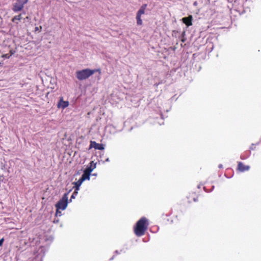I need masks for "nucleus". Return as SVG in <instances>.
Returning a JSON list of instances; mask_svg holds the SVG:
<instances>
[{"instance_id":"19","label":"nucleus","mask_w":261,"mask_h":261,"mask_svg":"<svg viewBox=\"0 0 261 261\" xmlns=\"http://www.w3.org/2000/svg\"><path fill=\"white\" fill-rule=\"evenodd\" d=\"M4 241V238H2L0 240V246H1L3 245Z\"/></svg>"},{"instance_id":"2","label":"nucleus","mask_w":261,"mask_h":261,"mask_svg":"<svg viewBox=\"0 0 261 261\" xmlns=\"http://www.w3.org/2000/svg\"><path fill=\"white\" fill-rule=\"evenodd\" d=\"M94 73V71L88 68L78 70L75 72L76 78L82 81L89 78L91 75Z\"/></svg>"},{"instance_id":"6","label":"nucleus","mask_w":261,"mask_h":261,"mask_svg":"<svg viewBox=\"0 0 261 261\" xmlns=\"http://www.w3.org/2000/svg\"><path fill=\"white\" fill-rule=\"evenodd\" d=\"M250 167L249 165H246L241 162H238L237 170L241 172L248 171L250 169Z\"/></svg>"},{"instance_id":"1","label":"nucleus","mask_w":261,"mask_h":261,"mask_svg":"<svg viewBox=\"0 0 261 261\" xmlns=\"http://www.w3.org/2000/svg\"><path fill=\"white\" fill-rule=\"evenodd\" d=\"M148 220L144 217H142L136 223L134 227V231L137 237H141L145 234L148 226Z\"/></svg>"},{"instance_id":"10","label":"nucleus","mask_w":261,"mask_h":261,"mask_svg":"<svg viewBox=\"0 0 261 261\" xmlns=\"http://www.w3.org/2000/svg\"><path fill=\"white\" fill-rule=\"evenodd\" d=\"M69 106V102L68 101H64L63 97H61L58 103V108H62L65 109Z\"/></svg>"},{"instance_id":"8","label":"nucleus","mask_w":261,"mask_h":261,"mask_svg":"<svg viewBox=\"0 0 261 261\" xmlns=\"http://www.w3.org/2000/svg\"><path fill=\"white\" fill-rule=\"evenodd\" d=\"M189 202H196L198 201V195L195 192L189 193L187 196Z\"/></svg>"},{"instance_id":"3","label":"nucleus","mask_w":261,"mask_h":261,"mask_svg":"<svg viewBox=\"0 0 261 261\" xmlns=\"http://www.w3.org/2000/svg\"><path fill=\"white\" fill-rule=\"evenodd\" d=\"M68 193H65L62 198L56 204L57 208L56 215L58 214L59 210H64L67 207L68 204Z\"/></svg>"},{"instance_id":"9","label":"nucleus","mask_w":261,"mask_h":261,"mask_svg":"<svg viewBox=\"0 0 261 261\" xmlns=\"http://www.w3.org/2000/svg\"><path fill=\"white\" fill-rule=\"evenodd\" d=\"M193 16L189 15L182 18V21L188 27L192 25Z\"/></svg>"},{"instance_id":"21","label":"nucleus","mask_w":261,"mask_h":261,"mask_svg":"<svg viewBox=\"0 0 261 261\" xmlns=\"http://www.w3.org/2000/svg\"><path fill=\"white\" fill-rule=\"evenodd\" d=\"M61 212L60 211V210H59L58 214L57 216H58V215L61 216Z\"/></svg>"},{"instance_id":"5","label":"nucleus","mask_w":261,"mask_h":261,"mask_svg":"<svg viewBox=\"0 0 261 261\" xmlns=\"http://www.w3.org/2000/svg\"><path fill=\"white\" fill-rule=\"evenodd\" d=\"M28 2V0H17L16 2L13 5L12 10L14 12H18L21 11L25 4Z\"/></svg>"},{"instance_id":"7","label":"nucleus","mask_w":261,"mask_h":261,"mask_svg":"<svg viewBox=\"0 0 261 261\" xmlns=\"http://www.w3.org/2000/svg\"><path fill=\"white\" fill-rule=\"evenodd\" d=\"M90 148H94L95 149L100 150H103L105 147L103 144L96 143L95 141H91L90 144Z\"/></svg>"},{"instance_id":"16","label":"nucleus","mask_w":261,"mask_h":261,"mask_svg":"<svg viewBox=\"0 0 261 261\" xmlns=\"http://www.w3.org/2000/svg\"><path fill=\"white\" fill-rule=\"evenodd\" d=\"M185 35V32H183L182 33V38L181 39V41L182 42H185L186 41V39L184 37V36Z\"/></svg>"},{"instance_id":"13","label":"nucleus","mask_w":261,"mask_h":261,"mask_svg":"<svg viewBox=\"0 0 261 261\" xmlns=\"http://www.w3.org/2000/svg\"><path fill=\"white\" fill-rule=\"evenodd\" d=\"M83 181H84L80 178L77 181L73 182V184L74 185V188H75V189L76 190H79L80 187L81 186Z\"/></svg>"},{"instance_id":"11","label":"nucleus","mask_w":261,"mask_h":261,"mask_svg":"<svg viewBox=\"0 0 261 261\" xmlns=\"http://www.w3.org/2000/svg\"><path fill=\"white\" fill-rule=\"evenodd\" d=\"M90 170H84V173L81 177V179L83 180V181L85 180L86 179H89L90 178Z\"/></svg>"},{"instance_id":"22","label":"nucleus","mask_w":261,"mask_h":261,"mask_svg":"<svg viewBox=\"0 0 261 261\" xmlns=\"http://www.w3.org/2000/svg\"><path fill=\"white\" fill-rule=\"evenodd\" d=\"M25 19H29V17L28 16L26 17Z\"/></svg>"},{"instance_id":"23","label":"nucleus","mask_w":261,"mask_h":261,"mask_svg":"<svg viewBox=\"0 0 261 261\" xmlns=\"http://www.w3.org/2000/svg\"><path fill=\"white\" fill-rule=\"evenodd\" d=\"M1 65H2V63H0V66H1Z\"/></svg>"},{"instance_id":"20","label":"nucleus","mask_w":261,"mask_h":261,"mask_svg":"<svg viewBox=\"0 0 261 261\" xmlns=\"http://www.w3.org/2000/svg\"><path fill=\"white\" fill-rule=\"evenodd\" d=\"M40 29H41V27H40V28L39 27H36L35 28V31H40Z\"/></svg>"},{"instance_id":"15","label":"nucleus","mask_w":261,"mask_h":261,"mask_svg":"<svg viewBox=\"0 0 261 261\" xmlns=\"http://www.w3.org/2000/svg\"><path fill=\"white\" fill-rule=\"evenodd\" d=\"M78 190H76L75 189L74 191L73 192V193H72L71 196V199H73L75 198V197L76 196V195L77 194V193H78ZM71 199H70L71 200Z\"/></svg>"},{"instance_id":"14","label":"nucleus","mask_w":261,"mask_h":261,"mask_svg":"<svg viewBox=\"0 0 261 261\" xmlns=\"http://www.w3.org/2000/svg\"><path fill=\"white\" fill-rule=\"evenodd\" d=\"M10 53H11V54H10V55H9V54H7L3 55L2 56V57H3V58H10V57L12 54H14V53L12 51V50H11V51H10Z\"/></svg>"},{"instance_id":"18","label":"nucleus","mask_w":261,"mask_h":261,"mask_svg":"<svg viewBox=\"0 0 261 261\" xmlns=\"http://www.w3.org/2000/svg\"><path fill=\"white\" fill-rule=\"evenodd\" d=\"M90 170V173L93 170V168H92L91 166L90 167H88V168H87L85 170Z\"/></svg>"},{"instance_id":"12","label":"nucleus","mask_w":261,"mask_h":261,"mask_svg":"<svg viewBox=\"0 0 261 261\" xmlns=\"http://www.w3.org/2000/svg\"><path fill=\"white\" fill-rule=\"evenodd\" d=\"M22 14H19L17 15H15L11 19V21L16 23V24H18V22L19 21H20L21 19H22Z\"/></svg>"},{"instance_id":"4","label":"nucleus","mask_w":261,"mask_h":261,"mask_svg":"<svg viewBox=\"0 0 261 261\" xmlns=\"http://www.w3.org/2000/svg\"><path fill=\"white\" fill-rule=\"evenodd\" d=\"M147 6L146 4H143L137 12L136 18L138 25H141L143 23L141 16L145 14Z\"/></svg>"},{"instance_id":"17","label":"nucleus","mask_w":261,"mask_h":261,"mask_svg":"<svg viewBox=\"0 0 261 261\" xmlns=\"http://www.w3.org/2000/svg\"><path fill=\"white\" fill-rule=\"evenodd\" d=\"M92 70L94 71V73L96 72H98L99 74L101 73L100 69H94V70Z\"/></svg>"}]
</instances>
